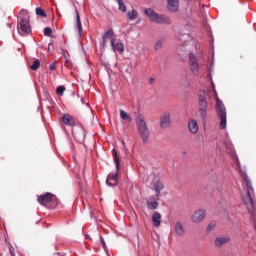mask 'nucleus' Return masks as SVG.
I'll list each match as a JSON object with an SVG mask.
<instances>
[{
	"label": "nucleus",
	"instance_id": "nucleus-1",
	"mask_svg": "<svg viewBox=\"0 0 256 256\" xmlns=\"http://www.w3.org/2000/svg\"><path fill=\"white\" fill-rule=\"evenodd\" d=\"M243 179L246 184V194H242V200L246 205L248 212L251 215V218L254 222V227L256 229V201H255V190H253V186L251 185V180L247 174L243 175Z\"/></svg>",
	"mask_w": 256,
	"mask_h": 256
},
{
	"label": "nucleus",
	"instance_id": "nucleus-2",
	"mask_svg": "<svg viewBox=\"0 0 256 256\" xmlns=\"http://www.w3.org/2000/svg\"><path fill=\"white\" fill-rule=\"evenodd\" d=\"M144 13L152 23H156L158 25H171V18H169V16L159 14L152 8H145Z\"/></svg>",
	"mask_w": 256,
	"mask_h": 256
},
{
	"label": "nucleus",
	"instance_id": "nucleus-3",
	"mask_svg": "<svg viewBox=\"0 0 256 256\" xmlns=\"http://www.w3.org/2000/svg\"><path fill=\"white\" fill-rule=\"evenodd\" d=\"M216 97V113L220 119V129H225L227 127V109L221 100H219V96H217V91L214 90Z\"/></svg>",
	"mask_w": 256,
	"mask_h": 256
},
{
	"label": "nucleus",
	"instance_id": "nucleus-4",
	"mask_svg": "<svg viewBox=\"0 0 256 256\" xmlns=\"http://www.w3.org/2000/svg\"><path fill=\"white\" fill-rule=\"evenodd\" d=\"M136 127L141 139L144 143L149 141V128L147 127V122H145V117L143 115L138 114L136 117Z\"/></svg>",
	"mask_w": 256,
	"mask_h": 256
},
{
	"label": "nucleus",
	"instance_id": "nucleus-5",
	"mask_svg": "<svg viewBox=\"0 0 256 256\" xmlns=\"http://www.w3.org/2000/svg\"><path fill=\"white\" fill-rule=\"evenodd\" d=\"M20 22L18 24V33L22 37H27L31 33V25L29 24V18H27V11H20Z\"/></svg>",
	"mask_w": 256,
	"mask_h": 256
},
{
	"label": "nucleus",
	"instance_id": "nucleus-6",
	"mask_svg": "<svg viewBox=\"0 0 256 256\" xmlns=\"http://www.w3.org/2000/svg\"><path fill=\"white\" fill-rule=\"evenodd\" d=\"M38 203L47 209H54L57 207L59 199H57V196L52 193L47 192L46 194L38 197Z\"/></svg>",
	"mask_w": 256,
	"mask_h": 256
},
{
	"label": "nucleus",
	"instance_id": "nucleus-7",
	"mask_svg": "<svg viewBox=\"0 0 256 256\" xmlns=\"http://www.w3.org/2000/svg\"><path fill=\"white\" fill-rule=\"evenodd\" d=\"M198 107H199L200 117L202 121H205V119H207V109H208L207 98H205V96L200 95L198 99Z\"/></svg>",
	"mask_w": 256,
	"mask_h": 256
},
{
	"label": "nucleus",
	"instance_id": "nucleus-8",
	"mask_svg": "<svg viewBox=\"0 0 256 256\" xmlns=\"http://www.w3.org/2000/svg\"><path fill=\"white\" fill-rule=\"evenodd\" d=\"M189 67L193 75H197L199 73V62L193 53L189 54Z\"/></svg>",
	"mask_w": 256,
	"mask_h": 256
},
{
	"label": "nucleus",
	"instance_id": "nucleus-9",
	"mask_svg": "<svg viewBox=\"0 0 256 256\" xmlns=\"http://www.w3.org/2000/svg\"><path fill=\"white\" fill-rule=\"evenodd\" d=\"M160 127L161 129H168L171 127V113L165 112L160 117Z\"/></svg>",
	"mask_w": 256,
	"mask_h": 256
},
{
	"label": "nucleus",
	"instance_id": "nucleus-10",
	"mask_svg": "<svg viewBox=\"0 0 256 256\" xmlns=\"http://www.w3.org/2000/svg\"><path fill=\"white\" fill-rule=\"evenodd\" d=\"M174 233L176 237H185L187 230H185V226L183 223L177 221L174 224Z\"/></svg>",
	"mask_w": 256,
	"mask_h": 256
},
{
	"label": "nucleus",
	"instance_id": "nucleus-11",
	"mask_svg": "<svg viewBox=\"0 0 256 256\" xmlns=\"http://www.w3.org/2000/svg\"><path fill=\"white\" fill-rule=\"evenodd\" d=\"M118 181H119V174L117 172L110 173L106 179V183L109 187H115Z\"/></svg>",
	"mask_w": 256,
	"mask_h": 256
},
{
	"label": "nucleus",
	"instance_id": "nucleus-12",
	"mask_svg": "<svg viewBox=\"0 0 256 256\" xmlns=\"http://www.w3.org/2000/svg\"><path fill=\"white\" fill-rule=\"evenodd\" d=\"M205 215H207V212L205 210H197L193 215H192V221L193 223H201L203 219H205Z\"/></svg>",
	"mask_w": 256,
	"mask_h": 256
},
{
	"label": "nucleus",
	"instance_id": "nucleus-13",
	"mask_svg": "<svg viewBox=\"0 0 256 256\" xmlns=\"http://www.w3.org/2000/svg\"><path fill=\"white\" fill-rule=\"evenodd\" d=\"M62 122L64 123V125H67L68 127H75L76 125L75 117L69 114L63 115Z\"/></svg>",
	"mask_w": 256,
	"mask_h": 256
},
{
	"label": "nucleus",
	"instance_id": "nucleus-14",
	"mask_svg": "<svg viewBox=\"0 0 256 256\" xmlns=\"http://www.w3.org/2000/svg\"><path fill=\"white\" fill-rule=\"evenodd\" d=\"M231 241V238L229 236H218L216 237L214 244L215 247H223L226 243H229Z\"/></svg>",
	"mask_w": 256,
	"mask_h": 256
},
{
	"label": "nucleus",
	"instance_id": "nucleus-15",
	"mask_svg": "<svg viewBox=\"0 0 256 256\" xmlns=\"http://www.w3.org/2000/svg\"><path fill=\"white\" fill-rule=\"evenodd\" d=\"M167 3L171 13H177V11H179V0H167Z\"/></svg>",
	"mask_w": 256,
	"mask_h": 256
},
{
	"label": "nucleus",
	"instance_id": "nucleus-16",
	"mask_svg": "<svg viewBox=\"0 0 256 256\" xmlns=\"http://www.w3.org/2000/svg\"><path fill=\"white\" fill-rule=\"evenodd\" d=\"M111 46L113 51H119V53H123L125 51V45H123V42L115 43V39L111 40Z\"/></svg>",
	"mask_w": 256,
	"mask_h": 256
},
{
	"label": "nucleus",
	"instance_id": "nucleus-17",
	"mask_svg": "<svg viewBox=\"0 0 256 256\" xmlns=\"http://www.w3.org/2000/svg\"><path fill=\"white\" fill-rule=\"evenodd\" d=\"M152 223L154 227H161V213L154 212L152 214Z\"/></svg>",
	"mask_w": 256,
	"mask_h": 256
},
{
	"label": "nucleus",
	"instance_id": "nucleus-18",
	"mask_svg": "<svg viewBox=\"0 0 256 256\" xmlns=\"http://www.w3.org/2000/svg\"><path fill=\"white\" fill-rule=\"evenodd\" d=\"M115 32H113V29H110L108 31H106L103 35V45H106L107 41L109 39H115Z\"/></svg>",
	"mask_w": 256,
	"mask_h": 256
},
{
	"label": "nucleus",
	"instance_id": "nucleus-19",
	"mask_svg": "<svg viewBox=\"0 0 256 256\" xmlns=\"http://www.w3.org/2000/svg\"><path fill=\"white\" fill-rule=\"evenodd\" d=\"M189 131L193 134L197 133L199 131V124H197V120H190L188 122Z\"/></svg>",
	"mask_w": 256,
	"mask_h": 256
},
{
	"label": "nucleus",
	"instance_id": "nucleus-20",
	"mask_svg": "<svg viewBox=\"0 0 256 256\" xmlns=\"http://www.w3.org/2000/svg\"><path fill=\"white\" fill-rule=\"evenodd\" d=\"M146 207L149 211H155L156 209H159V202L146 200Z\"/></svg>",
	"mask_w": 256,
	"mask_h": 256
},
{
	"label": "nucleus",
	"instance_id": "nucleus-21",
	"mask_svg": "<svg viewBox=\"0 0 256 256\" xmlns=\"http://www.w3.org/2000/svg\"><path fill=\"white\" fill-rule=\"evenodd\" d=\"M76 29L78 30L79 35L83 33V26L81 25V17L79 16V11L76 10Z\"/></svg>",
	"mask_w": 256,
	"mask_h": 256
},
{
	"label": "nucleus",
	"instance_id": "nucleus-22",
	"mask_svg": "<svg viewBox=\"0 0 256 256\" xmlns=\"http://www.w3.org/2000/svg\"><path fill=\"white\" fill-rule=\"evenodd\" d=\"M154 189L156 191V196L159 197V195H161V191L165 189V185H163V182H155Z\"/></svg>",
	"mask_w": 256,
	"mask_h": 256
},
{
	"label": "nucleus",
	"instance_id": "nucleus-23",
	"mask_svg": "<svg viewBox=\"0 0 256 256\" xmlns=\"http://www.w3.org/2000/svg\"><path fill=\"white\" fill-rule=\"evenodd\" d=\"M120 118L123 119V121H127V123H131V121H133L129 113L125 110H120Z\"/></svg>",
	"mask_w": 256,
	"mask_h": 256
},
{
	"label": "nucleus",
	"instance_id": "nucleus-24",
	"mask_svg": "<svg viewBox=\"0 0 256 256\" xmlns=\"http://www.w3.org/2000/svg\"><path fill=\"white\" fill-rule=\"evenodd\" d=\"M113 160L116 165L117 171H119V169H121V166H120V161H119V155H117L116 150H113Z\"/></svg>",
	"mask_w": 256,
	"mask_h": 256
},
{
	"label": "nucleus",
	"instance_id": "nucleus-25",
	"mask_svg": "<svg viewBox=\"0 0 256 256\" xmlns=\"http://www.w3.org/2000/svg\"><path fill=\"white\" fill-rule=\"evenodd\" d=\"M39 67H41V61H39V59H36L33 61V64L30 66V69L32 71H37V69H39Z\"/></svg>",
	"mask_w": 256,
	"mask_h": 256
},
{
	"label": "nucleus",
	"instance_id": "nucleus-26",
	"mask_svg": "<svg viewBox=\"0 0 256 256\" xmlns=\"http://www.w3.org/2000/svg\"><path fill=\"white\" fill-rule=\"evenodd\" d=\"M36 15L42 18L47 17V13H45V10H43L41 7L36 8Z\"/></svg>",
	"mask_w": 256,
	"mask_h": 256
},
{
	"label": "nucleus",
	"instance_id": "nucleus-27",
	"mask_svg": "<svg viewBox=\"0 0 256 256\" xmlns=\"http://www.w3.org/2000/svg\"><path fill=\"white\" fill-rule=\"evenodd\" d=\"M119 5V11H122V13H125L127 11V6H125V3L123 0H116Z\"/></svg>",
	"mask_w": 256,
	"mask_h": 256
},
{
	"label": "nucleus",
	"instance_id": "nucleus-28",
	"mask_svg": "<svg viewBox=\"0 0 256 256\" xmlns=\"http://www.w3.org/2000/svg\"><path fill=\"white\" fill-rule=\"evenodd\" d=\"M128 17H129L130 21H135V19H137V11H135V10L129 11Z\"/></svg>",
	"mask_w": 256,
	"mask_h": 256
},
{
	"label": "nucleus",
	"instance_id": "nucleus-29",
	"mask_svg": "<svg viewBox=\"0 0 256 256\" xmlns=\"http://www.w3.org/2000/svg\"><path fill=\"white\" fill-rule=\"evenodd\" d=\"M155 51H160V49H163V41L158 40L154 45Z\"/></svg>",
	"mask_w": 256,
	"mask_h": 256
},
{
	"label": "nucleus",
	"instance_id": "nucleus-30",
	"mask_svg": "<svg viewBox=\"0 0 256 256\" xmlns=\"http://www.w3.org/2000/svg\"><path fill=\"white\" fill-rule=\"evenodd\" d=\"M52 34H53V30H51L50 27H46V28L44 29V35H45V37H51Z\"/></svg>",
	"mask_w": 256,
	"mask_h": 256
},
{
	"label": "nucleus",
	"instance_id": "nucleus-31",
	"mask_svg": "<svg viewBox=\"0 0 256 256\" xmlns=\"http://www.w3.org/2000/svg\"><path fill=\"white\" fill-rule=\"evenodd\" d=\"M57 95H63L65 93V86H58L56 89Z\"/></svg>",
	"mask_w": 256,
	"mask_h": 256
},
{
	"label": "nucleus",
	"instance_id": "nucleus-32",
	"mask_svg": "<svg viewBox=\"0 0 256 256\" xmlns=\"http://www.w3.org/2000/svg\"><path fill=\"white\" fill-rule=\"evenodd\" d=\"M213 229H215V223H210V224H208L206 231L208 233H211V231H213Z\"/></svg>",
	"mask_w": 256,
	"mask_h": 256
},
{
	"label": "nucleus",
	"instance_id": "nucleus-33",
	"mask_svg": "<svg viewBox=\"0 0 256 256\" xmlns=\"http://www.w3.org/2000/svg\"><path fill=\"white\" fill-rule=\"evenodd\" d=\"M100 243L102 244L104 251H107V244L105 243L103 236H100Z\"/></svg>",
	"mask_w": 256,
	"mask_h": 256
},
{
	"label": "nucleus",
	"instance_id": "nucleus-34",
	"mask_svg": "<svg viewBox=\"0 0 256 256\" xmlns=\"http://www.w3.org/2000/svg\"><path fill=\"white\" fill-rule=\"evenodd\" d=\"M49 69L50 71H55V69H57V63L53 62L52 64H50Z\"/></svg>",
	"mask_w": 256,
	"mask_h": 256
},
{
	"label": "nucleus",
	"instance_id": "nucleus-35",
	"mask_svg": "<svg viewBox=\"0 0 256 256\" xmlns=\"http://www.w3.org/2000/svg\"><path fill=\"white\" fill-rule=\"evenodd\" d=\"M236 163H237V166L239 167L240 165L239 158L236 159Z\"/></svg>",
	"mask_w": 256,
	"mask_h": 256
},
{
	"label": "nucleus",
	"instance_id": "nucleus-36",
	"mask_svg": "<svg viewBox=\"0 0 256 256\" xmlns=\"http://www.w3.org/2000/svg\"><path fill=\"white\" fill-rule=\"evenodd\" d=\"M11 256H15V253H13V251H11Z\"/></svg>",
	"mask_w": 256,
	"mask_h": 256
},
{
	"label": "nucleus",
	"instance_id": "nucleus-37",
	"mask_svg": "<svg viewBox=\"0 0 256 256\" xmlns=\"http://www.w3.org/2000/svg\"><path fill=\"white\" fill-rule=\"evenodd\" d=\"M86 239H89V235L86 236Z\"/></svg>",
	"mask_w": 256,
	"mask_h": 256
}]
</instances>
